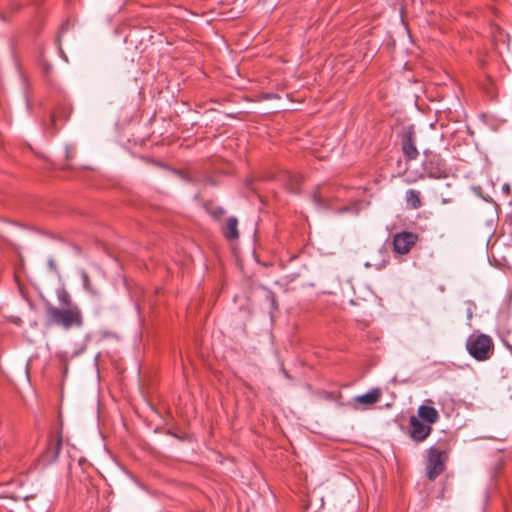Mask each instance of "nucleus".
<instances>
[{
	"label": "nucleus",
	"mask_w": 512,
	"mask_h": 512,
	"mask_svg": "<svg viewBox=\"0 0 512 512\" xmlns=\"http://www.w3.org/2000/svg\"><path fill=\"white\" fill-rule=\"evenodd\" d=\"M47 313L54 323L62 326L65 329H70L74 326L81 327L83 324L82 313L77 305H74V307L62 309L49 306L47 308Z\"/></svg>",
	"instance_id": "f257e3e1"
},
{
	"label": "nucleus",
	"mask_w": 512,
	"mask_h": 512,
	"mask_svg": "<svg viewBox=\"0 0 512 512\" xmlns=\"http://www.w3.org/2000/svg\"><path fill=\"white\" fill-rule=\"evenodd\" d=\"M425 461L426 475L430 481H434L445 470L447 453L439 448L432 446L427 449Z\"/></svg>",
	"instance_id": "f03ea898"
},
{
	"label": "nucleus",
	"mask_w": 512,
	"mask_h": 512,
	"mask_svg": "<svg viewBox=\"0 0 512 512\" xmlns=\"http://www.w3.org/2000/svg\"><path fill=\"white\" fill-rule=\"evenodd\" d=\"M467 350L476 360L485 361L493 352L492 339L485 334L471 336L467 341Z\"/></svg>",
	"instance_id": "7ed1b4c3"
},
{
	"label": "nucleus",
	"mask_w": 512,
	"mask_h": 512,
	"mask_svg": "<svg viewBox=\"0 0 512 512\" xmlns=\"http://www.w3.org/2000/svg\"><path fill=\"white\" fill-rule=\"evenodd\" d=\"M418 235L409 231H402L393 235L392 250L395 254L406 255L416 245Z\"/></svg>",
	"instance_id": "20e7f679"
},
{
	"label": "nucleus",
	"mask_w": 512,
	"mask_h": 512,
	"mask_svg": "<svg viewBox=\"0 0 512 512\" xmlns=\"http://www.w3.org/2000/svg\"><path fill=\"white\" fill-rule=\"evenodd\" d=\"M432 426L416 418L415 415L409 418V437L416 443L424 442L432 433Z\"/></svg>",
	"instance_id": "39448f33"
},
{
	"label": "nucleus",
	"mask_w": 512,
	"mask_h": 512,
	"mask_svg": "<svg viewBox=\"0 0 512 512\" xmlns=\"http://www.w3.org/2000/svg\"><path fill=\"white\" fill-rule=\"evenodd\" d=\"M381 397L382 390L380 388H372L367 393L354 397L352 406L355 410L370 409L380 401Z\"/></svg>",
	"instance_id": "423d86ee"
},
{
	"label": "nucleus",
	"mask_w": 512,
	"mask_h": 512,
	"mask_svg": "<svg viewBox=\"0 0 512 512\" xmlns=\"http://www.w3.org/2000/svg\"><path fill=\"white\" fill-rule=\"evenodd\" d=\"M401 149L407 161L415 160L419 156V151L416 147V134L413 127H409L403 134Z\"/></svg>",
	"instance_id": "0eeeda50"
},
{
	"label": "nucleus",
	"mask_w": 512,
	"mask_h": 512,
	"mask_svg": "<svg viewBox=\"0 0 512 512\" xmlns=\"http://www.w3.org/2000/svg\"><path fill=\"white\" fill-rule=\"evenodd\" d=\"M432 403V400L427 399L425 404L418 407L417 415H415L416 418H419L421 421L431 426L437 423L440 418L439 412L433 406H431Z\"/></svg>",
	"instance_id": "6e6552de"
},
{
	"label": "nucleus",
	"mask_w": 512,
	"mask_h": 512,
	"mask_svg": "<svg viewBox=\"0 0 512 512\" xmlns=\"http://www.w3.org/2000/svg\"><path fill=\"white\" fill-rule=\"evenodd\" d=\"M335 187L331 185H322L317 187V189L313 193L314 200L319 205H330V203L334 199H338L339 195H334ZM340 193V190L337 189V194Z\"/></svg>",
	"instance_id": "1a4fd4ad"
},
{
	"label": "nucleus",
	"mask_w": 512,
	"mask_h": 512,
	"mask_svg": "<svg viewBox=\"0 0 512 512\" xmlns=\"http://www.w3.org/2000/svg\"><path fill=\"white\" fill-rule=\"evenodd\" d=\"M493 43L500 54L504 50H510V36L499 26L495 27L492 33Z\"/></svg>",
	"instance_id": "9d476101"
},
{
	"label": "nucleus",
	"mask_w": 512,
	"mask_h": 512,
	"mask_svg": "<svg viewBox=\"0 0 512 512\" xmlns=\"http://www.w3.org/2000/svg\"><path fill=\"white\" fill-rule=\"evenodd\" d=\"M61 446L62 440L60 436L51 438L43 454L44 461L47 463L55 461L59 456Z\"/></svg>",
	"instance_id": "9b49d317"
},
{
	"label": "nucleus",
	"mask_w": 512,
	"mask_h": 512,
	"mask_svg": "<svg viewBox=\"0 0 512 512\" xmlns=\"http://www.w3.org/2000/svg\"><path fill=\"white\" fill-rule=\"evenodd\" d=\"M223 235L228 240H236L239 237L238 220L235 217H230L223 229Z\"/></svg>",
	"instance_id": "f8f14e48"
},
{
	"label": "nucleus",
	"mask_w": 512,
	"mask_h": 512,
	"mask_svg": "<svg viewBox=\"0 0 512 512\" xmlns=\"http://www.w3.org/2000/svg\"><path fill=\"white\" fill-rule=\"evenodd\" d=\"M407 204L412 209H419L422 206L421 193L417 190L410 189L406 192L405 196Z\"/></svg>",
	"instance_id": "ddd939ff"
},
{
	"label": "nucleus",
	"mask_w": 512,
	"mask_h": 512,
	"mask_svg": "<svg viewBox=\"0 0 512 512\" xmlns=\"http://www.w3.org/2000/svg\"><path fill=\"white\" fill-rule=\"evenodd\" d=\"M57 299L59 303L65 308L74 307L71 296L65 288H59L57 290Z\"/></svg>",
	"instance_id": "4468645a"
},
{
	"label": "nucleus",
	"mask_w": 512,
	"mask_h": 512,
	"mask_svg": "<svg viewBox=\"0 0 512 512\" xmlns=\"http://www.w3.org/2000/svg\"><path fill=\"white\" fill-rule=\"evenodd\" d=\"M302 182V177L298 174H293L289 176V182L287 183V188L290 192L296 193L299 190V186Z\"/></svg>",
	"instance_id": "2eb2a0df"
},
{
	"label": "nucleus",
	"mask_w": 512,
	"mask_h": 512,
	"mask_svg": "<svg viewBox=\"0 0 512 512\" xmlns=\"http://www.w3.org/2000/svg\"><path fill=\"white\" fill-rule=\"evenodd\" d=\"M81 278H82V282H83V287L86 291H88L89 293H92V294H97V290L93 288L92 284H91V281H90V277L89 275L87 274V272L85 271H82L81 272Z\"/></svg>",
	"instance_id": "dca6fc26"
},
{
	"label": "nucleus",
	"mask_w": 512,
	"mask_h": 512,
	"mask_svg": "<svg viewBox=\"0 0 512 512\" xmlns=\"http://www.w3.org/2000/svg\"><path fill=\"white\" fill-rule=\"evenodd\" d=\"M211 214L215 218H220L224 214V210L222 208H220V207H217V208H215L214 210L211 211Z\"/></svg>",
	"instance_id": "f3484780"
},
{
	"label": "nucleus",
	"mask_w": 512,
	"mask_h": 512,
	"mask_svg": "<svg viewBox=\"0 0 512 512\" xmlns=\"http://www.w3.org/2000/svg\"><path fill=\"white\" fill-rule=\"evenodd\" d=\"M502 190L506 195H510V193H511V188H510L509 184H504L502 187Z\"/></svg>",
	"instance_id": "a211bd4d"
},
{
	"label": "nucleus",
	"mask_w": 512,
	"mask_h": 512,
	"mask_svg": "<svg viewBox=\"0 0 512 512\" xmlns=\"http://www.w3.org/2000/svg\"><path fill=\"white\" fill-rule=\"evenodd\" d=\"M54 122H55V116L53 115L52 116V123H54Z\"/></svg>",
	"instance_id": "6ab92c4d"
}]
</instances>
